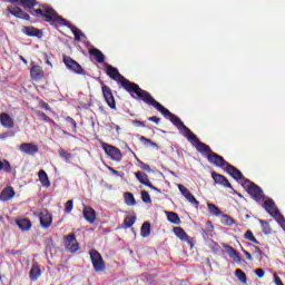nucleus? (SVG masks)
Here are the masks:
<instances>
[{
  "label": "nucleus",
  "mask_w": 285,
  "mask_h": 285,
  "mask_svg": "<svg viewBox=\"0 0 285 285\" xmlns=\"http://www.w3.org/2000/svg\"><path fill=\"white\" fill-rule=\"evenodd\" d=\"M244 187L246 188L248 195H250L252 199H254L258 204H262V202H264V190H262V187H259L257 184L246 178Z\"/></svg>",
  "instance_id": "20e7f679"
},
{
  "label": "nucleus",
  "mask_w": 285,
  "mask_h": 285,
  "mask_svg": "<svg viewBox=\"0 0 285 285\" xmlns=\"http://www.w3.org/2000/svg\"><path fill=\"white\" fill-rule=\"evenodd\" d=\"M208 248L215 254L219 253L222 250V246L217 244L215 240H209L208 242Z\"/></svg>",
  "instance_id": "ea45409f"
},
{
  "label": "nucleus",
  "mask_w": 285,
  "mask_h": 285,
  "mask_svg": "<svg viewBox=\"0 0 285 285\" xmlns=\"http://www.w3.org/2000/svg\"><path fill=\"white\" fill-rule=\"evenodd\" d=\"M254 255H256L257 259H262L264 257V252L258 246L253 245Z\"/></svg>",
  "instance_id": "de8ad7c7"
},
{
  "label": "nucleus",
  "mask_w": 285,
  "mask_h": 285,
  "mask_svg": "<svg viewBox=\"0 0 285 285\" xmlns=\"http://www.w3.org/2000/svg\"><path fill=\"white\" fill-rule=\"evenodd\" d=\"M125 197V204L127 206H137V200L135 199V195L132 193L127 191L124 194Z\"/></svg>",
  "instance_id": "c85d7f7f"
},
{
  "label": "nucleus",
  "mask_w": 285,
  "mask_h": 285,
  "mask_svg": "<svg viewBox=\"0 0 285 285\" xmlns=\"http://www.w3.org/2000/svg\"><path fill=\"white\" fill-rule=\"evenodd\" d=\"M212 179H214L215 184H218L219 186H224V188L233 189V185H230V181H228V178H226V176L222 174L213 171Z\"/></svg>",
  "instance_id": "dca6fc26"
},
{
  "label": "nucleus",
  "mask_w": 285,
  "mask_h": 285,
  "mask_svg": "<svg viewBox=\"0 0 285 285\" xmlns=\"http://www.w3.org/2000/svg\"><path fill=\"white\" fill-rule=\"evenodd\" d=\"M89 55L95 58L98 63H104V61H106V56L97 48L90 49Z\"/></svg>",
  "instance_id": "a878e982"
},
{
  "label": "nucleus",
  "mask_w": 285,
  "mask_h": 285,
  "mask_svg": "<svg viewBox=\"0 0 285 285\" xmlns=\"http://www.w3.org/2000/svg\"><path fill=\"white\" fill-rule=\"evenodd\" d=\"M8 137H10V134L8 132L0 134V139H8Z\"/></svg>",
  "instance_id": "052dcab7"
},
{
  "label": "nucleus",
  "mask_w": 285,
  "mask_h": 285,
  "mask_svg": "<svg viewBox=\"0 0 285 285\" xmlns=\"http://www.w3.org/2000/svg\"><path fill=\"white\" fill-rule=\"evenodd\" d=\"M207 160L209 161V164L217 166V168H224V166L227 167L229 164L220 155L215 154L214 151L212 154L207 155Z\"/></svg>",
  "instance_id": "f8f14e48"
},
{
  "label": "nucleus",
  "mask_w": 285,
  "mask_h": 285,
  "mask_svg": "<svg viewBox=\"0 0 285 285\" xmlns=\"http://www.w3.org/2000/svg\"><path fill=\"white\" fill-rule=\"evenodd\" d=\"M185 199H187V202H189V204H191L193 206H196V208H199V200L195 198L193 193L187 194V196H185Z\"/></svg>",
  "instance_id": "58836bf2"
},
{
  "label": "nucleus",
  "mask_w": 285,
  "mask_h": 285,
  "mask_svg": "<svg viewBox=\"0 0 285 285\" xmlns=\"http://www.w3.org/2000/svg\"><path fill=\"white\" fill-rule=\"evenodd\" d=\"M40 108H43V110H48L49 112H52V108L50 107V105H48V102L40 100Z\"/></svg>",
  "instance_id": "3c124183"
},
{
  "label": "nucleus",
  "mask_w": 285,
  "mask_h": 285,
  "mask_svg": "<svg viewBox=\"0 0 285 285\" xmlns=\"http://www.w3.org/2000/svg\"><path fill=\"white\" fill-rule=\"evenodd\" d=\"M255 275H257V277L262 278V277H264L265 272L262 268H257V269H255Z\"/></svg>",
  "instance_id": "13d9d810"
},
{
  "label": "nucleus",
  "mask_w": 285,
  "mask_h": 285,
  "mask_svg": "<svg viewBox=\"0 0 285 285\" xmlns=\"http://www.w3.org/2000/svg\"><path fill=\"white\" fill-rule=\"evenodd\" d=\"M63 134H65V135H68V132H67V131H63Z\"/></svg>",
  "instance_id": "69168bd1"
},
{
  "label": "nucleus",
  "mask_w": 285,
  "mask_h": 285,
  "mask_svg": "<svg viewBox=\"0 0 285 285\" xmlns=\"http://www.w3.org/2000/svg\"><path fill=\"white\" fill-rule=\"evenodd\" d=\"M135 222H137V217L135 216H126L124 219V223L121 224V228H131V226L135 225Z\"/></svg>",
  "instance_id": "c756f323"
},
{
  "label": "nucleus",
  "mask_w": 285,
  "mask_h": 285,
  "mask_svg": "<svg viewBox=\"0 0 285 285\" xmlns=\"http://www.w3.org/2000/svg\"><path fill=\"white\" fill-rule=\"evenodd\" d=\"M222 224H224V226H234L235 219L233 217L224 214L222 216Z\"/></svg>",
  "instance_id": "4c0bfd02"
},
{
  "label": "nucleus",
  "mask_w": 285,
  "mask_h": 285,
  "mask_svg": "<svg viewBox=\"0 0 285 285\" xmlns=\"http://www.w3.org/2000/svg\"><path fill=\"white\" fill-rule=\"evenodd\" d=\"M101 91L107 106L111 110H117V101L115 100V95H112V89L108 85L102 83Z\"/></svg>",
  "instance_id": "6e6552de"
},
{
  "label": "nucleus",
  "mask_w": 285,
  "mask_h": 285,
  "mask_svg": "<svg viewBox=\"0 0 285 285\" xmlns=\"http://www.w3.org/2000/svg\"><path fill=\"white\" fill-rule=\"evenodd\" d=\"M178 189L184 197H187V195L190 194V190H188V188H186V186L184 185H178Z\"/></svg>",
  "instance_id": "8fccbe9b"
},
{
  "label": "nucleus",
  "mask_w": 285,
  "mask_h": 285,
  "mask_svg": "<svg viewBox=\"0 0 285 285\" xmlns=\"http://www.w3.org/2000/svg\"><path fill=\"white\" fill-rule=\"evenodd\" d=\"M16 224L20 230H30L32 228V222L28 218L18 219Z\"/></svg>",
  "instance_id": "cd10ccee"
},
{
  "label": "nucleus",
  "mask_w": 285,
  "mask_h": 285,
  "mask_svg": "<svg viewBox=\"0 0 285 285\" xmlns=\"http://www.w3.org/2000/svg\"><path fill=\"white\" fill-rule=\"evenodd\" d=\"M174 235L178 237L181 242L189 243L190 242V236L181 227H174Z\"/></svg>",
  "instance_id": "393cba45"
},
{
  "label": "nucleus",
  "mask_w": 285,
  "mask_h": 285,
  "mask_svg": "<svg viewBox=\"0 0 285 285\" xmlns=\"http://www.w3.org/2000/svg\"><path fill=\"white\" fill-rule=\"evenodd\" d=\"M40 226L45 230H48L52 226V214L48 210H42L39 213Z\"/></svg>",
  "instance_id": "4468645a"
},
{
  "label": "nucleus",
  "mask_w": 285,
  "mask_h": 285,
  "mask_svg": "<svg viewBox=\"0 0 285 285\" xmlns=\"http://www.w3.org/2000/svg\"><path fill=\"white\" fill-rule=\"evenodd\" d=\"M19 149L21 153H24V155H37V153H39V146L32 142H23L20 145Z\"/></svg>",
  "instance_id": "a211bd4d"
},
{
  "label": "nucleus",
  "mask_w": 285,
  "mask_h": 285,
  "mask_svg": "<svg viewBox=\"0 0 285 285\" xmlns=\"http://www.w3.org/2000/svg\"><path fill=\"white\" fill-rule=\"evenodd\" d=\"M207 208H208L209 213L212 215H215L216 217H219V215H222V209H219V207H217L213 203H207Z\"/></svg>",
  "instance_id": "72a5a7b5"
},
{
  "label": "nucleus",
  "mask_w": 285,
  "mask_h": 285,
  "mask_svg": "<svg viewBox=\"0 0 285 285\" xmlns=\"http://www.w3.org/2000/svg\"><path fill=\"white\" fill-rule=\"evenodd\" d=\"M12 173V165L8 159H0V173Z\"/></svg>",
  "instance_id": "7c9ffc66"
},
{
  "label": "nucleus",
  "mask_w": 285,
  "mask_h": 285,
  "mask_svg": "<svg viewBox=\"0 0 285 285\" xmlns=\"http://www.w3.org/2000/svg\"><path fill=\"white\" fill-rule=\"evenodd\" d=\"M137 161L140 164V167L142 168V170H146V173H153L150 165L141 161L139 158H137Z\"/></svg>",
  "instance_id": "49530a36"
},
{
  "label": "nucleus",
  "mask_w": 285,
  "mask_h": 285,
  "mask_svg": "<svg viewBox=\"0 0 285 285\" xmlns=\"http://www.w3.org/2000/svg\"><path fill=\"white\" fill-rule=\"evenodd\" d=\"M148 121H153L154 124H159L161 121V118L157 116H151L148 118Z\"/></svg>",
  "instance_id": "6e6d98bb"
},
{
  "label": "nucleus",
  "mask_w": 285,
  "mask_h": 285,
  "mask_svg": "<svg viewBox=\"0 0 285 285\" xmlns=\"http://www.w3.org/2000/svg\"><path fill=\"white\" fill-rule=\"evenodd\" d=\"M0 124L3 128L12 129L14 128V120L10 117L9 114L2 112L0 114Z\"/></svg>",
  "instance_id": "412c9836"
},
{
  "label": "nucleus",
  "mask_w": 285,
  "mask_h": 285,
  "mask_svg": "<svg viewBox=\"0 0 285 285\" xmlns=\"http://www.w3.org/2000/svg\"><path fill=\"white\" fill-rule=\"evenodd\" d=\"M35 115L37 117H39L40 119H42V121H52V118H50L48 115H46V112H43L41 110H36Z\"/></svg>",
  "instance_id": "79ce46f5"
},
{
  "label": "nucleus",
  "mask_w": 285,
  "mask_h": 285,
  "mask_svg": "<svg viewBox=\"0 0 285 285\" xmlns=\"http://www.w3.org/2000/svg\"><path fill=\"white\" fill-rule=\"evenodd\" d=\"M134 126H138L139 128H146V124L141 120H132Z\"/></svg>",
  "instance_id": "864d4df0"
},
{
  "label": "nucleus",
  "mask_w": 285,
  "mask_h": 285,
  "mask_svg": "<svg viewBox=\"0 0 285 285\" xmlns=\"http://www.w3.org/2000/svg\"><path fill=\"white\" fill-rule=\"evenodd\" d=\"M107 168H108V170H109V171H111V173H112V175H117V176H119V171H118V170H116L115 168H112V167H110V166H108Z\"/></svg>",
  "instance_id": "bf43d9fd"
},
{
  "label": "nucleus",
  "mask_w": 285,
  "mask_h": 285,
  "mask_svg": "<svg viewBox=\"0 0 285 285\" xmlns=\"http://www.w3.org/2000/svg\"><path fill=\"white\" fill-rule=\"evenodd\" d=\"M135 177L144 186H147L148 188H150L151 190H155L156 193H161L159 188H157L155 185H153V183H150V179H148V176L145 173L137 171L135 173Z\"/></svg>",
  "instance_id": "ddd939ff"
},
{
  "label": "nucleus",
  "mask_w": 285,
  "mask_h": 285,
  "mask_svg": "<svg viewBox=\"0 0 285 285\" xmlns=\"http://www.w3.org/2000/svg\"><path fill=\"white\" fill-rule=\"evenodd\" d=\"M226 173L230 175V177H233L234 179H236V181H242V179H246L244 177V174L240 173L239 169H237V167L230 165V164H227V167H226Z\"/></svg>",
  "instance_id": "6ab92c4d"
},
{
  "label": "nucleus",
  "mask_w": 285,
  "mask_h": 285,
  "mask_svg": "<svg viewBox=\"0 0 285 285\" xmlns=\"http://www.w3.org/2000/svg\"><path fill=\"white\" fill-rule=\"evenodd\" d=\"M19 253H21V252H19V250H11V255H19Z\"/></svg>",
  "instance_id": "0e129e2a"
},
{
  "label": "nucleus",
  "mask_w": 285,
  "mask_h": 285,
  "mask_svg": "<svg viewBox=\"0 0 285 285\" xmlns=\"http://www.w3.org/2000/svg\"><path fill=\"white\" fill-rule=\"evenodd\" d=\"M62 61L65 66L68 68V70H71L76 75H86V71L83 70L81 65H79V62H77L70 56H63Z\"/></svg>",
  "instance_id": "1a4fd4ad"
},
{
  "label": "nucleus",
  "mask_w": 285,
  "mask_h": 285,
  "mask_svg": "<svg viewBox=\"0 0 285 285\" xmlns=\"http://www.w3.org/2000/svg\"><path fill=\"white\" fill-rule=\"evenodd\" d=\"M263 208L268 213V215H271V217H275L281 226H284L285 218L279 213V209H277V206H275V202L272 198L264 202Z\"/></svg>",
  "instance_id": "39448f33"
},
{
  "label": "nucleus",
  "mask_w": 285,
  "mask_h": 285,
  "mask_svg": "<svg viewBox=\"0 0 285 285\" xmlns=\"http://www.w3.org/2000/svg\"><path fill=\"white\" fill-rule=\"evenodd\" d=\"M274 284L284 285V283L282 282V278H279L276 273H274Z\"/></svg>",
  "instance_id": "4d7b16f0"
},
{
  "label": "nucleus",
  "mask_w": 285,
  "mask_h": 285,
  "mask_svg": "<svg viewBox=\"0 0 285 285\" xmlns=\"http://www.w3.org/2000/svg\"><path fill=\"white\" fill-rule=\"evenodd\" d=\"M158 112H161V115H164V117L166 119H169V121H171L173 125L180 132H184V137H186L188 139V141H190L191 144H196L195 148L198 153H202V154H205V155H212L213 149L210 148V146L202 142L199 140V138H197V135H195L190 130V128L186 127V125H184V121H181V119H179V117H177L175 114L170 112V110L166 109V107H164V106Z\"/></svg>",
  "instance_id": "7ed1b4c3"
},
{
  "label": "nucleus",
  "mask_w": 285,
  "mask_h": 285,
  "mask_svg": "<svg viewBox=\"0 0 285 285\" xmlns=\"http://www.w3.org/2000/svg\"><path fill=\"white\" fill-rule=\"evenodd\" d=\"M89 255L94 271L96 273H104V271H106V262H104V257H101V254L97 249H91L89 252Z\"/></svg>",
  "instance_id": "423d86ee"
},
{
  "label": "nucleus",
  "mask_w": 285,
  "mask_h": 285,
  "mask_svg": "<svg viewBox=\"0 0 285 285\" xmlns=\"http://www.w3.org/2000/svg\"><path fill=\"white\" fill-rule=\"evenodd\" d=\"M39 181L45 188H50V178H48V174L46 170L41 169L38 173Z\"/></svg>",
  "instance_id": "bb28decb"
},
{
  "label": "nucleus",
  "mask_w": 285,
  "mask_h": 285,
  "mask_svg": "<svg viewBox=\"0 0 285 285\" xmlns=\"http://www.w3.org/2000/svg\"><path fill=\"white\" fill-rule=\"evenodd\" d=\"M258 222L263 228L264 235H271V233H273V228H271V224H268V222L262 219H259Z\"/></svg>",
  "instance_id": "f704fd0d"
},
{
  "label": "nucleus",
  "mask_w": 285,
  "mask_h": 285,
  "mask_svg": "<svg viewBox=\"0 0 285 285\" xmlns=\"http://www.w3.org/2000/svg\"><path fill=\"white\" fill-rule=\"evenodd\" d=\"M214 230H215V226H213V222L207 220L206 228L203 229V237H206V235H213Z\"/></svg>",
  "instance_id": "c9c22d12"
},
{
  "label": "nucleus",
  "mask_w": 285,
  "mask_h": 285,
  "mask_svg": "<svg viewBox=\"0 0 285 285\" xmlns=\"http://www.w3.org/2000/svg\"><path fill=\"white\" fill-rule=\"evenodd\" d=\"M20 59H21L22 63H28V60L26 58H23V56H20Z\"/></svg>",
  "instance_id": "e2e57ef3"
},
{
  "label": "nucleus",
  "mask_w": 285,
  "mask_h": 285,
  "mask_svg": "<svg viewBox=\"0 0 285 285\" xmlns=\"http://www.w3.org/2000/svg\"><path fill=\"white\" fill-rule=\"evenodd\" d=\"M22 32L27 37H37L38 39H41V37H43V31L32 26L23 27Z\"/></svg>",
  "instance_id": "aec40b11"
},
{
  "label": "nucleus",
  "mask_w": 285,
  "mask_h": 285,
  "mask_svg": "<svg viewBox=\"0 0 285 285\" xmlns=\"http://www.w3.org/2000/svg\"><path fill=\"white\" fill-rule=\"evenodd\" d=\"M107 76L110 77L114 81H117L126 92H128L132 99H141L147 106H153L158 110V112L164 108L159 101H157L150 92L141 89L139 85L131 82L126 77L119 73V69L112 67V65H107ZM137 96V97H136Z\"/></svg>",
  "instance_id": "f03ea898"
},
{
  "label": "nucleus",
  "mask_w": 285,
  "mask_h": 285,
  "mask_svg": "<svg viewBox=\"0 0 285 285\" xmlns=\"http://www.w3.org/2000/svg\"><path fill=\"white\" fill-rule=\"evenodd\" d=\"M111 128H116L117 132L121 130V127H119V125H116L115 122L111 124Z\"/></svg>",
  "instance_id": "680f3d73"
},
{
  "label": "nucleus",
  "mask_w": 285,
  "mask_h": 285,
  "mask_svg": "<svg viewBox=\"0 0 285 285\" xmlns=\"http://www.w3.org/2000/svg\"><path fill=\"white\" fill-rule=\"evenodd\" d=\"M46 77V71H43V68L39 65H32L30 68V78L33 81H42V79Z\"/></svg>",
  "instance_id": "2eb2a0df"
},
{
  "label": "nucleus",
  "mask_w": 285,
  "mask_h": 285,
  "mask_svg": "<svg viewBox=\"0 0 285 285\" xmlns=\"http://www.w3.org/2000/svg\"><path fill=\"white\" fill-rule=\"evenodd\" d=\"M65 121H67V124H70L72 126V132L77 134V121H75L70 116H67L65 118Z\"/></svg>",
  "instance_id": "a18cd8bd"
},
{
  "label": "nucleus",
  "mask_w": 285,
  "mask_h": 285,
  "mask_svg": "<svg viewBox=\"0 0 285 285\" xmlns=\"http://www.w3.org/2000/svg\"><path fill=\"white\" fill-rule=\"evenodd\" d=\"M29 277L31 282H37L39 277H41V267H39V263H33L31 269L29 272Z\"/></svg>",
  "instance_id": "4be33fe9"
},
{
  "label": "nucleus",
  "mask_w": 285,
  "mask_h": 285,
  "mask_svg": "<svg viewBox=\"0 0 285 285\" xmlns=\"http://www.w3.org/2000/svg\"><path fill=\"white\" fill-rule=\"evenodd\" d=\"M140 141H144L145 144H150L151 146H154V148H157V142H153V140L141 136L140 137Z\"/></svg>",
  "instance_id": "603ef678"
},
{
  "label": "nucleus",
  "mask_w": 285,
  "mask_h": 285,
  "mask_svg": "<svg viewBox=\"0 0 285 285\" xmlns=\"http://www.w3.org/2000/svg\"><path fill=\"white\" fill-rule=\"evenodd\" d=\"M58 154L61 157V159H65L66 161H69V159H72V154H70L63 149H59Z\"/></svg>",
  "instance_id": "37998d69"
},
{
  "label": "nucleus",
  "mask_w": 285,
  "mask_h": 285,
  "mask_svg": "<svg viewBox=\"0 0 285 285\" xmlns=\"http://www.w3.org/2000/svg\"><path fill=\"white\" fill-rule=\"evenodd\" d=\"M167 219L170 222V224H180L181 219L179 218V215L175 212H168L167 213Z\"/></svg>",
  "instance_id": "2f4dec72"
},
{
  "label": "nucleus",
  "mask_w": 285,
  "mask_h": 285,
  "mask_svg": "<svg viewBox=\"0 0 285 285\" xmlns=\"http://www.w3.org/2000/svg\"><path fill=\"white\" fill-rule=\"evenodd\" d=\"M101 148L105 150L106 155L110 157L114 161H121L122 155L121 150L112 145H109L108 142H101Z\"/></svg>",
  "instance_id": "0eeeda50"
},
{
  "label": "nucleus",
  "mask_w": 285,
  "mask_h": 285,
  "mask_svg": "<svg viewBox=\"0 0 285 285\" xmlns=\"http://www.w3.org/2000/svg\"><path fill=\"white\" fill-rule=\"evenodd\" d=\"M65 246L68 253H77L79 250V242H77V235L75 233L65 236Z\"/></svg>",
  "instance_id": "9d476101"
},
{
  "label": "nucleus",
  "mask_w": 285,
  "mask_h": 285,
  "mask_svg": "<svg viewBox=\"0 0 285 285\" xmlns=\"http://www.w3.org/2000/svg\"><path fill=\"white\" fill-rule=\"evenodd\" d=\"M140 235H141V237H150V223L149 222H145L141 225Z\"/></svg>",
  "instance_id": "473e14b6"
},
{
  "label": "nucleus",
  "mask_w": 285,
  "mask_h": 285,
  "mask_svg": "<svg viewBox=\"0 0 285 285\" xmlns=\"http://www.w3.org/2000/svg\"><path fill=\"white\" fill-rule=\"evenodd\" d=\"M14 195H17V193H14V188L6 187L0 194V199L1 202H10Z\"/></svg>",
  "instance_id": "b1692460"
},
{
  "label": "nucleus",
  "mask_w": 285,
  "mask_h": 285,
  "mask_svg": "<svg viewBox=\"0 0 285 285\" xmlns=\"http://www.w3.org/2000/svg\"><path fill=\"white\" fill-rule=\"evenodd\" d=\"M242 252L244 253V255L246 256L248 262H253V255H250V253L248 250H246V249H244V247H242Z\"/></svg>",
  "instance_id": "5fc2aeb1"
},
{
  "label": "nucleus",
  "mask_w": 285,
  "mask_h": 285,
  "mask_svg": "<svg viewBox=\"0 0 285 285\" xmlns=\"http://www.w3.org/2000/svg\"><path fill=\"white\" fill-rule=\"evenodd\" d=\"M7 12L16 17L17 19H22L23 21H30V14L23 11V9L11 4L7 7Z\"/></svg>",
  "instance_id": "9b49d317"
},
{
  "label": "nucleus",
  "mask_w": 285,
  "mask_h": 285,
  "mask_svg": "<svg viewBox=\"0 0 285 285\" xmlns=\"http://www.w3.org/2000/svg\"><path fill=\"white\" fill-rule=\"evenodd\" d=\"M245 239H248V242H253V244H259V240L255 237L252 230H247L244 235Z\"/></svg>",
  "instance_id": "a19ab883"
},
{
  "label": "nucleus",
  "mask_w": 285,
  "mask_h": 285,
  "mask_svg": "<svg viewBox=\"0 0 285 285\" xmlns=\"http://www.w3.org/2000/svg\"><path fill=\"white\" fill-rule=\"evenodd\" d=\"M9 3H20V6L30 12L32 17L37 19H43L46 23H51V26H66L71 30L72 35L75 36V41H81V30H79L75 24L68 22L63 17L59 16L57 10L48 4H40L37 0H18V1H9ZM35 6H39V9H33Z\"/></svg>",
  "instance_id": "f257e3e1"
},
{
  "label": "nucleus",
  "mask_w": 285,
  "mask_h": 285,
  "mask_svg": "<svg viewBox=\"0 0 285 285\" xmlns=\"http://www.w3.org/2000/svg\"><path fill=\"white\" fill-rule=\"evenodd\" d=\"M75 203L72 200H68L65 205V213H72V208Z\"/></svg>",
  "instance_id": "09e8293b"
},
{
  "label": "nucleus",
  "mask_w": 285,
  "mask_h": 285,
  "mask_svg": "<svg viewBox=\"0 0 285 285\" xmlns=\"http://www.w3.org/2000/svg\"><path fill=\"white\" fill-rule=\"evenodd\" d=\"M82 217L88 224H95V222H97V212L90 206H85L82 209Z\"/></svg>",
  "instance_id": "f3484780"
},
{
  "label": "nucleus",
  "mask_w": 285,
  "mask_h": 285,
  "mask_svg": "<svg viewBox=\"0 0 285 285\" xmlns=\"http://www.w3.org/2000/svg\"><path fill=\"white\" fill-rule=\"evenodd\" d=\"M223 247L225 248L227 255L234 259V262H242V256H239V252L233 248L230 245L224 244Z\"/></svg>",
  "instance_id": "5701e85b"
},
{
  "label": "nucleus",
  "mask_w": 285,
  "mask_h": 285,
  "mask_svg": "<svg viewBox=\"0 0 285 285\" xmlns=\"http://www.w3.org/2000/svg\"><path fill=\"white\" fill-rule=\"evenodd\" d=\"M235 275L237 279L242 282V284H246V282H248V277L246 276V273H244V271H242L240 268L235 271Z\"/></svg>",
  "instance_id": "e433bc0d"
},
{
  "label": "nucleus",
  "mask_w": 285,
  "mask_h": 285,
  "mask_svg": "<svg viewBox=\"0 0 285 285\" xmlns=\"http://www.w3.org/2000/svg\"><path fill=\"white\" fill-rule=\"evenodd\" d=\"M141 199L144 204H153V199H150V194H148V191L146 190L141 191Z\"/></svg>",
  "instance_id": "c03bdc74"
}]
</instances>
